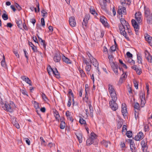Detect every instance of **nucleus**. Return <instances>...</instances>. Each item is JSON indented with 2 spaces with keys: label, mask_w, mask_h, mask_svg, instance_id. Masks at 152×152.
I'll list each match as a JSON object with an SVG mask.
<instances>
[{
  "label": "nucleus",
  "mask_w": 152,
  "mask_h": 152,
  "mask_svg": "<svg viewBox=\"0 0 152 152\" xmlns=\"http://www.w3.org/2000/svg\"><path fill=\"white\" fill-rule=\"evenodd\" d=\"M126 135L128 138H131L132 137V131H129L127 132Z\"/></svg>",
  "instance_id": "28"
},
{
  "label": "nucleus",
  "mask_w": 152,
  "mask_h": 152,
  "mask_svg": "<svg viewBox=\"0 0 152 152\" xmlns=\"http://www.w3.org/2000/svg\"><path fill=\"white\" fill-rule=\"evenodd\" d=\"M137 58L138 61L137 62L138 63L142 64V59L141 55H138V54H137Z\"/></svg>",
  "instance_id": "23"
},
{
  "label": "nucleus",
  "mask_w": 152,
  "mask_h": 152,
  "mask_svg": "<svg viewBox=\"0 0 152 152\" xmlns=\"http://www.w3.org/2000/svg\"><path fill=\"white\" fill-rule=\"evenodd\" d=\"M90 12L93 15H94L95 14H96V16L97 15H98V14L96 12H95V10H90Z\"/></svg>",
  "instance_id": "58"
},
{
  "label": "nucleus",
  "mask_w": 152,
  "mask_h": 152,
  "mask_svg": "<svg viewBox=\"0 0 152 152\" xmlns=\"http://www.w3.org/2000/svg\"><path fill=\"white\" fill-rule=\"evenodd\" d=\"M61 58L63 61L67 64H71V61L68 58L66 57L64 55H63Z\"/></svg>",
  "instance_id": "13"
},
{
  "label": "nucleus",
  "mask_w": 152,
  "mask_h": 152,
  "mask_svg": "<svg viewBox=\"0 0 152 152\" xmlns=\"http://www.w3.org/2000/svg\"><path fill=\"white\" fill-rule=\"evenodd\" d=\"M21 79L24 81H25L30 86H32V84L31 80L27 77L25 76H22L21 77Z\"/></svg>",
  "instance_id": "10"
},
{
  "label": "nucleus",
  "mask_w": 152,
  "mask_h": 152,
  "mask_svg": "<svg viewBox=\"0 0 152 152\" xmlns=\"http://www.w3.org/2000/svg\"><path fill=\"white\" fill-rule=\"evenodd\" d=\"M120 2L121 3V4L123 6H125L126 4L129 5L130 4V3H131V2H130V3H126V0H121Z\"/></svg>",
  "instance_id": "36"
},
{
  "label": "nucleus",
  "mask_w": 152,
  "mask_h": 152,
  "mask_svg": "<svg viewBox=\"0 0 152 152\" xmlns=\"http://www.w3.org/2000/svg\"><path fill=\"white\" fill-rule=\"evenodd\" d=\"M122 14L124 15H126V8L124 7H122Z\"/></svg>",
  "instance_id": "55"
},
{
  "label": "nucleus",
  "mask_w": 152,
  "mask_h": 152,
  "mask_svg": "<svg viewBox=\"0 0 152 152\" xmlns=\"http://www.w3.org/2000/svg\"><path fill=\"white\" fill-rule=\"evenodd\" d=\"M32 49L33 50L34 52H39L37 49V47L35 46L31 47Z\"/></svg>",
  "instance_id": "64"
},
{
  "label": "nucleus",
  "mask_w": 152,
  "mask_h": 152,
  "mask_svg": "<svg viewBox=\"0 0 152 152\" xmlns=\"http://www.w3.org/2000/svg\"><path fill=\"white\" fill-rule=\"evenodd\" d=\"M149 130V126L148 125L145 126L144 127V130L145 132L148 131Z\"/></svg>",
  "instance_id": "56"
},
{
  "label": "nucleus",
  "mask_w": 152,
  "mask_h": 152,
  "mask_svg": "<svg viewBox=\"0 0 152 152\" xmlns=\"http://www.w3.org/2000/svg\"><path fill=\"white\" fill-rule=\"evenodd\" d=\"M40 43L43 46V47L44 48L45 50L47 43L45 41V40H43V42L42 41L41 42H40Z\"/></svg>",
  "instance_id": "43"
},
{
  "label": "nucleus",
  "mask_w": 152,
  "mask_h": 152,
  "mask_svg": "<svg viewBox=\"0 0 152 152\" xmlns=\"http://www.w3.org/2000/svg\"><path fill=\"white\" fill-rule=\"evenodd\" d=\"M68 94H69V95H71L72 97H74V95L73 93L72 92V90L71 89H69V92Z\"/></svg>",
  "instance_id": "63"
},
{
  "label": "nucleus",
  "mask_w": 152,
  "mask_h": 152,
  "mask_svg": "<svg viewBox=\"0 0 152 152\" xmlns=\"http://www.w3.org/2000/svg\"><path fill=\"white\" fill-rule=\"evenodd\" d=\"M140 99H145V94L142 91H141L140 93Z\"/></svg>",
  "instance_id": "30"
},
{
  "label": "nucleus",
  "mask_w": 152,
  "mask_h": 152,
  "mask_svg": "<svg viewBox=\"0 0 152 152\" xmlns=\"http://www.w3.org/2000/svg\"><path fill=\"white\" fill-rule=\"evenodd\" d=\"M54 70V71H53V74L56 76V77L58 78L59 79V78L60 77V74L58 72V71L57 69L55 68V70Z\"/></svg>",
  "instance_id": "16"
},
{
  "label": "nucleus",
  "mask_w": 152,
  "mask_h": 152,
  "mask_svg": "<svg viewBox=\"0 0 152 152\" xmlns=\"http://www.w3.org/2000/svg\"><path fill=\"white\" fill-rule=\"evenodd\" d=\"M102 143L103 144L106 148H107L108 145H110L111 143L110 141H107L104 140H103L102 142Z\"/></svg>",
  "instance_id": "18"
},
{
  "label": "nucleus",
  "mask_w": 152,
  "mask_h": 152,
  "mask_svg": "<svg viewBox=\"0 0 152 152\" xmlns=\"http://www.w3.org/2000/svg\"><path fill=\"white\" fill-rule=\"evenodd\" d=\"M79 123L81 124H86V121L85 120H84L83 118L81 117H80V120H79Z\"/></svg>",
  "instance_id": "29"
},
{
  "label": "nucleus",
  "mask_w": 152,
  "mask_h": 152,
  "mask_svg": "<svg viewBox=\"0 0 152 152\" xmlns=\"http://www.w3.org/2000/svg\"><path fill=\"white\" fill-rule=\"evenodd\" d=\"M121 24L119 25V27L120 29V33L121 34L123 35L125 37L126 39L128 41L130 40L129 38L127 35L125 31V28L124 24L126 21L124 19L121 18L120 19Z\"/></svg>",
  "instance_id": "1"
},
{
  "label": "nucleus",
  "mask_w": 152,
  "mask_h": 152,
  "mask_svg": "<svg viewBox=\"0 0 152 152\" xmlns=\"http://www.w3.org/2000/svg\"><path fill=\"white\" fill-rule=\"evenodd\" d=\"M88 107L90 110V112L91 113H93L94 110L91 104H88Z\"/></svg>",
  "instance_id": "49"
},
{
  "label": "nucleus",
  "mask_w": 152,
  "mask_h": 152,
  "mask_svg": "<svg viewBox=\"0 0 152 152\" xmlns=\"http://www.w3.org/2000/svg\"><path fill=\"white\" fill-rule=\"evenodd\" d=\"M65 127V122H61L60 125V127L61 129H64Z\"/></svg>",
  "instance_id": "42"
},
{
  "label": "nucleus",
  "mask_w": 152,
  "mask_h": 152,
  "mask_svg": "<svg viewBox=\"0 0 152 152\" xmlns=\"http://www.w3.org/2000/svg\"><path fill=\"white\" fill-rule=\"evenodd\" d=\"M91 63L95 67H96L98 66L99 65L98 62L96 59H93V60L91 62Z\"/></svg>",
  "instance_id": "24"
},
{
  "label": "nucleus",
  "mask_w": 152,
  "mask_h": 152,
  "mask_svg": "<svg viewBox=\"0 0 152 152\" xmlns=\"http://www.w3.org/2000/svg\"><path fill=\"white\" fill-rule=\"evenodd\" d=\"M131 22L132 26L134 29L136 34L137 35H138V31L140 27L139 25L138 24L136 21L134 19H132Z\"/></svg>",
  "instance_id": "3"
},
{
  "label": "nucleus",
  "mask_w": 152,
  "mask_h": 152,
  "mask_svg": "<svg viewBox=\"0 0 152 152\" xmlns=\"http://www.w3.org/2000/svg\"><path fill=\"white\" fill-rule=\"evenodd\" d=\"M122 7L121 6V8H120V7H119V8L118 9V10L117 11V13L119 15L122 14Z\"/></svg>",
  "instance_id": "50"
},
{
  "label": "nucleus",
  "mask_w": 152,
  "mask_h": 152,
  "mask_svg": "<svg viewBox=\"0 0 152 152\" xmlns=\"http://www.w3.org/2000/svg\"><path fill=\"white\" fill-rule=\"evenodd\" d=\"M106 19L104 17H102L100 18V22H101L105 27L109 28L110 27L109 25L107 22L106 21Z\"/></svg>",
  "instance_id": "9"
},
{
  "label": "nucleus",
  "mask_w": 152,
  "mask_h": 152,
  "mask_svg": "<svg viewBox=\"0 0 152 152\" xmlns=\"http://www.w3.org/2000/svg\"><path fill=\"white\" fill-rule=\"evenodd\" d=\"M145 103V99H141V107H143Z\"/></svg>",
  "instance_id": "46"
},
{
  "label": "nucleus",
  "mask_w": 152,
  "mask_h": 152,
  "mask_svg": "<svg viewBox=\"0 0 152 152\" xmlns=\"http://www.w3.org/2000/svg\"><path fill=\"white\" fill-rule=\"evenodd\" d=\"M133 81L135 88L136 89H137L138 88V83L137 81L135 79Z\"/></svg>",
  "instance_id": "38"
},
{
  "label": "nucleus",
  "mask_w": 152,
  "mask_h": 152,
  "mask_svg": "<svg viewBox=\"0 0 152 152\" xmlns=\"http://www.w3.org/2000/svg\"><path fill=\"white\" fill-rule=\"evenodd\" d=\"M22 93V94L24 95H26L27 96H28V93L26 91L25 89H22V90L21 91Z\"/></svg>",
  "instance_id": "53"
},
{
  "label": "nucleus",
  "mask_w": 152,
  "mask_h": 152,
  "mask_svg": "<svg viewBox=\"0 0 152 152\" xmlns=\"http://www.w3.org/2000/svg\"><path fill=\"white\" fill-rule=\"evenodd\" d=\"M108 90L110 94L115 91L113 86L110 84L109 85Z\"/></svg>",
  "instance_id": "20"
},
{
  "label": "nucleus",
  "mask_w": 152,
  "mask_h": 152,
  "mask_svg": "<svg viewBox=\"0 0 152 152\" xmlns=\"http://www.w3.org/2000/svg\"><path fill=\"white\" fill-rule=\"evenodd\" d=\"M134 107L135 109L137 110H139L140 108L139 104L137 102L134 105Z\"/></svg>",
  "instance_id": "54"
},
{
  "label": "nucleus",
  "mask_w": 152,
  "mask_h": 152,
  "mask_svg": "<svg viewBox=\"0 0 152 152\" xmlns=\"http://www.w3.org/2000/svg\"><path fill=\"white\" fill-rule=\"evenodd\" d=\"M96 135L94 132H92L91 134V137L90 138H92L94 140L96 138Z\"/></svg>",
  "instance_id": "31"
},
{
  "label": "nucleus",
  "mask_w": 152,
  "mask_h": 152,
  "mask_svg": "<svg viewBox=\"0 0 152 152\" xmlns=\"http://www.w3.org/2000/svg\"><path fill=\"white\" fill-rule=\"evenodd\" d=\"M41 24L43 27L45 26V21L44 18H42L41 19Z\"/></svg>",
  "instance_id": "51"
},
{
  "label": "nucleus",
  "mask_w": 152,
  "mask_h": 152,
  "mask_svg": "<svg viewBox=\"0 0 152 152\" xmlns=\"http://www.w3.org/2000/svg\"><path fill=\"white\" fill-rule=\"evenodd\" d=\"M111 54V53H110V54L109 53H108V58L109 59L110 64L114 62L113 61L114 56H113V55Z\"/></svg>",
  "instance_id": "21"
},
{
  "label": "nucleus",
  "mask_w": 152,
  "mask_h": 152,
  "mask_svg": "<svg viewBox=\"0 0 152 152\" xmlns=\"http://www.w3.org/2000/svg\"><path fill=\"white\" fill-rule=\"evenodd\" d=\"M3 59L1 62V65L3 67H4L6 64L5 61V57L4 55H3Z\"/></svg>",
  "instance_id": "34"
},
{
  "label": "nucleus",
  "mask_w": 152,
  "mask_h": 152,
  "mask_svg": "<svg viewBox=\"0 0 152 152\" xmlns=\"http://www.w3.org/2000/svg\"><path fill=\"white\" fill-rule=\"evenodd\" d=\"M118 48L117 47L115 46L114 45H113L110 47V49L109 50L110 52V53H112L113 52H115L116 49Z\"/></svg>",
  "instance_id": "22"
},
{
  "label": "nucleus",
  "mask_w": 152,
  "mask_h": 152,
  "mask_svg": "<svg viewBox=\"0 0 152 152\" xmlns=\"http://www.w3.org/2000/svg\"><path fill=\"white\" fill-rule=\"evenodd\" d=\"M147 23L148 24H152V15L146 18Z\"/></svg>",
  "instance_id": "19"
},
{
  "label": "nucleus",
  "mask_w": 152,
  "mask_h": 152,
  "mask_svg": "<svg viewBox=\"0 0 152 152\" xmlns=\"http://www.w3.org/2000/svg\"><path fill=\"white\" fill-rule=\"evenodd\" d=\"M143 134L141 132H139L137 134L134 138L136 141H139L140 139L143 138Z\"/></svg>",
  "instance_id": "11"
},
{
  "label": "nucleus",
  "mask_w": 152,
  "mask_h": 152,
  "mask_svg": "<svg viewBox=\"0 0 152 152\" xmlns=\"http://www.w3.org/2000/svg\"><path fill=\"white\" fill-rule=\"evenodd\" d=\"M145 38L146 41H147L148 40H149L150 39H152V37H151L150 35H148L147 33H145Z\"/></svg>",
  "instance_id": "37"
},
{
  "label": "nucleus",
  "mask_w": 152,
  "mask_h": 152,
  "mask_svg": "<svg viewBox=\"0 0 152 152\" xmlns=\"http://www.w3.org/2000/svg\"><path fill=\"white\" fill-rule=\"evenodd\" d=\"M69 100L68 101V102L67 103V106L68 107H69L71 105V97L69 96Z\"/></svg>",
  "instance_id": "60"
},
{
  "label": "nucleus",
  "mask_w": 152,
  "mask_h": 152,
  "mask_svg": "<svg viewBox=\"0 0 152 152\" xmlns=\"http://www.w3.org/2000/svg\"><path fill=\"white\" fill-rule=\"evenodd\" d=\"M111 98H112V100L111 101H113V102H116L117 100V94L115 96H113L112 95H111Z\"/></svg>",
  "instance_id": "33"
},
{
  "label": "nucleus",
  "mask_w": 152,
  "mask_h": 152,
  "mask_svg": "<svg viewBox=\"0 0 152 152\" xmlns=\"http://www.w3.org/2000/svg\"><path fill=\"white\" fill-rule=\"evenodd\" d=\"M126 54L128 58H131L132 57V53H131L129 52H127L126 53Z\"/></svg>",
  "instance_id": "48"
},
{
  "label": "nucleus",
  "mask_w": 152,
  "mask_h": 152,
  "mask_svg": "<svg viewBox=\"0 0 152 152\" xmlns=\"http://www.w3.org/2000/svg\"><path fill=\"white\" fill-rule=\"evenodd\" d=\"M88 23V22L87 21H83L82 22V26L83 27L84 30H85V28L84 27V26H85V27H87V26Z\"/></svg>",
  "instance_id": "45"
},
{
  "label": "nucleus",
  "mask_w": 152,
  "mask_h": 152,
  "mask_svg": "<svg viewBox=\"0 0 152 152\" xmlns=\"http://www.w3.org/2000/svg\"><path fill=\"white\" fill-rule=\"evenodd\" d=\"M13 53L17 57H19V55L18 53V51L17 50H15L13 51Z\"/></svg>",
  "instance_id": "57"
},
{
  "label": "nucleus",
  "mask_w": 152,
  "mask_h": 152,
  "mask_svg": "<svg viewBox=\"0 0 152 152\" xmlns=\"http://www.w3.org/2000/svg\"><path fill=\"white\" fill-rule=\"evenodd\" d=\"M94 140L92 138L89 137L87 140L86 143L87 145H90L94 142Z\"/></svg>",
  "instance_id": "17"
},
{
  "label": "nucleus",
  "mask_w": 152,
  "mask_h": 152,
  "mask_svg": "<svg viewBox=\"0 0 152 152\" xmlns=\"http://www.w3.org/2000/svg\"><path fill=\"white\" fill-rule=\"evenodd\" d=\"M1 105L2 107L4 110H6L7 111L12 113L13 111L12 107L15 106V105L13 102L11 101L10 104L7 102H1Z\"/></svg>",
  "instance_id": "2"
},
{
  "label": "nucleus",
  "mask_w": 152,
  "mask_h": 152,
  "mask_svg": "<svg viewBox=\"0 0 152 152\" xmlns=\"http://www.w3.org/2000/svg\"><path fill=\"white\" fill-rule=\"evenodd\" d=\"M121 112L123 116H127L128 115V113L127 112V107L125 104H122L121 106Z\"/></svg>",
  "instance_id": "5"
},
{
  "label": "nucleus",
  "mask_w": 152,
  "mask_h": 152,
  "mask_svg": "<svg viewBox=\"0 0 152 152\" xmlns=\"http://www.w3.org/2000/svg\"><path fill=\"white\" fill-rule=\"evenodd\" d=\"M141 13L140 12H138L137 13H136L135 14V17L136 19L139 23L140 22V20L141 19Z\"/></svg>",
  "instance_id": "14"
},
{
  "label": "nucleus",
  "mask_w": 152,
  "mask_h": 152,
  "mask_svg": "<svg viewBox=\"0 0 152 152\" xmlns=\"http://www.w3.org/2000/svg\"><path fill=\"white\" fill-rule=\"evenodd\" d=\"M41 12V13L43 14L42 16L43 18L46 17L48 16V13L47 12H46L45 10L42 9Z\"/></svg>",
  "instance_id": "25"
},
{
  "label": "nucleus",
  "mask_w": 152,
  "mask_h": 152,
  "mask_svg": "<svg viewBox=\"0 0 152 152\" xmlns=\"http://www.w3.org/2000/svg\"><path fill=\"white\" fill-rule=\"evenodd\" d=\"M32 38L34 42L35 43H37V44H39L37 39L35 36H33Z\"/></svg>",
  "instance_id": "61"
},
{
  "label": "nucleus",
  "mask_w": 152,
  "mask_h": 152,
  "mask_svg": "<svg viewBox=\"0 0 152 152\" xmlns=\"http://www.w3.org/2000/svg\"><path fill=\"white\" fill-rule=\"evenodd\" d=\"M54 114L55 117L56 116H58V117H60V115L59 114V113L56 110H55V111H54Z\"/></svg>",
  "instance_id": "59"
},
{
  "label": "nucleus",
  "mask_w": 152,
  "mask_h": 152,
  "mask_svg": "<svg viewBox=\"0 0 152 152\" xmlns=\"http://www.w3.org/2000/svg\"><path fill=\"white\" fill-rule=\"evenodd\" d=\"M110 64V65L112 69H113L117 68L118 67V65L117 64H115L114 62Z\"/></svg>",
  "instance_id": "35"
},
{
  "label": "nucleus",
  "mask_w": 152,
  "mask_h": 152,
  "mask_svg": "<svg viewBox=\"0 0 152 152\" xmlns=\"http://www.w3.org/2000/svg\"><path fill=\"white\" fill-rule=\"evenodd\" d=\"M2 16L3 19L5 20H7L8 18V15L5 13L3 14Z\"/></svg>",
  "instance_id": "41"
},
{
  "label": "nucleus",
  "mask_w": 152,
  "mask_h": 152,
  "mask_svg": "<svg viewBox=\"0 0 152 152\" xmlns=\"http://www.w3.org/2000/svg\"><path fill=\"white\" fill-rule=\"evenodd\" d=\"M42 99H44L45 101H46L47 100L48 101V98L46 97L45 94L44 93H42Z\"/></svg>",
  "instance_id": "44"
},
{
  "label": "nucleus",
  "mask_w": 152,
  "mask_h": 152,
  "mask_svg": "<svg viewBox=\"0 0 152 152\" xmlns=\"http://www.w3.org/2000/svg\"><path fill=\"white\" fill-rule=\"evenodd\" d=\"M40 139L41 140V144L44 146H46V143L45 141L43 139L42 137H40Z\"/></svg>",
  "instance_id": "26"
},
{
  "label": "nucleus",
  "mask_w": 152,
  "mask_h": 152,
  "mask_svg": "<svg viewBox=\"0 0 152 152\" xmlns=\"http://www.w3.org/2000/svg\"><path fill=\"white\" fill-rule=\"evenodd\" d=\"M23 51L24 53L25 56L26 57V59H27V60H28V56L27 55V54H28V53L27 52L26 50L25 49H24Z\"/></svg>",
  "instance_id": "62"
},
{
  "label": "nucleus",
  "mask_w": 152,
  "mask_h": 152,
  "mask_svg": "<svg viewBox=\"0 0 152 152\" xmlns=\"http://www.w3.org/2000/svg\"><path fill=\"white\" fill-rule=\"evenodd\" d=\"M100 5L102 9L104 10H106V2H104V1L102 4H100Z\"/></svg>",
  "instance_id": "27"
},
{
  "label": "nucleus",
  "mask_w": 152,
  "mask_h": 152,
  "mask_svg": "<svg viewBox=\"0 0 152 152\" xmlns=\"http://www.w3.org/2000/svg\"><path fill=\"white\" fill-rule=\"evenodd\" d=\"M79 72L82 76L83 77H85L86 76V74L82 69L79 70Z\"/></svg>",
  "instance_id": "52"
},
{
  "label": "nucleus",
  "mask_w": 152,
  "mask_h": 152,
  "mask_svg": "<svg viewBox=\"0 0 152 152\" xmlns=\"http://www.w3.org/2000/svg\"><path fill=\"white\" fill-rule=\"evenodd\" d=\"M110 107L113 111L116 110L118 108V105L116 102L110 101L109 102Z\"/></svg>",
  "instance_id": "4"
},
{
  "label": "nucleus",
  "mask_w": 152,
  "mask_h": 152,
  "mask_svg": "<svg viewBox=\"0 0 152 152\" xmlns=\"http://www.w3.org/2000/svg\"><path fill=\"white\" fill-rule=\"evenodd\" d=\"M34 107L36 109H39V104L37 102L34 101Z\"/></svg>",
  "instance_id": "39"
},
{
  "label": "nucleus",
  "mask_w": 152,
  "mask_h": 152,
  "mask_svg": "<svg viewBox=\"0 0 152 152\" xmlns=\"http://www.w3.org/2000/svg\"><path fill=\"white\" fill-rule=\"evenodd\" d=\"M145 16L146 18L152 16V13L150 12V10L145 7H144Z\"/></svg>",
  "instance_id": "8"
},
{
  "label": "nucleus",
  "mask_w": 152,
  "mask_h": 152,
  "mask_svg": "<svg viewBox=\"0 0 152 152\" xmlns=\"http://www.w3.org/2000/svg\"><path fill=\"white\" fill-rule=\"evenodd\" d=\"M15 5L16 7L17 8L18 10L19 11H20L22 9V8L18 4L15 3Z\"/></svg>",
  "instance_id": "47"
},
{
  "label": "nucleus",
  "mask_w": 152,
  "mask_h": 152,
  "mask_svg": "<svg viewBox=\"0 0 152 152\" xmlns=\"http://www.w3.org/2000/svg\"><path fill=\"white\" fill-rule=\"evenodd\" d=\"M146 58L148 60L149 62L151 63L152 62V56H150L149 53L148 56L146 57Z\"/></svg>",
  "instance_id": "32"
},
{
  "label": "nucleus",
  "mask_w": 152,
  "mask_h": 152,
  "mask_svg": "<svg viewBox=\"0 0 152 152\" xmlns=\"http://www.w3.org/2000/svg\"><path fill=\"white\" fill-rule=\"evenodd\" d=\"M61 59V57L59 52H56L55 55L53 58V60L56 62H60Z\"/></svg>",
  "instance_id": "6"
},
{
  "label": "nucleus",
  "mask_w": 152,
  "mask_h": 152,
  "mask_svg": "<svg viewBox=\"0 0 152 152\" xmlns=\"http://www.w3.org/2000/svg\"><path fill=\"white\" fill-rule=\"evenodd\" d=\"M69 22L70 26L72 27H75L76 23L75 17L74 16H71L69 18Z\"/></svg>",
  "instance_id": "7"
},
{
  "label": "nucleus",
  "mask_w": 152,
  "mask_h": 152,
  "mask_svg": "<svg viewBox=\"0 0 152 152\" xmlns=\"http://www.w3.org/2000/svg\"><path fill=\"white\" fill-rule=\"evenodd\" d=\"M16 119L17 118L15 117H13L11 119L12 123L16 128L18 129L20 128V126L18 122L16 121Z\"/></svg>",
  "instance_id": "12"
},
{
  "label": "nucleus",
  "mask_w": 152,
  "mask_h": 152,
  "mask_svg": "<svg viewBox=\"0 0 152 152\" xmlns=\"http://www.w3.org/2000/svg\"><path fill=\"white\" fill-rule=\"evenodd\" d=\"M130 143V147H134L135 146V144L133 141L132 140L129 139Z\"/></svg>",
  "instance_id": "40"
},
{
  "label": "nucleus",
  "mask_w": 152,
  "mask_h": 152,
  "mask_svg": "<svg viewBox=\"0 0 152 152\" xmlns=\"http://www.w3.org/2000/svg\"><path fill=\"white\" fill-rule=\"evenodd\" d=\"M16 23L18 27L20 29H22V20L19 19H18V20H16Z\"/></svg>",
  "instance_id": "15"
}]
</instances>
